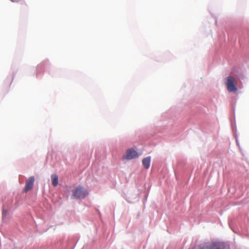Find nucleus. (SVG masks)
Wrapping results in <instances>:
<instances>
[{
  "instance_id": "nucleus-1",
  "label": "nucleus",
  "mask_w": 249,
  "mask_h": 249,
  "mask_svg": "<svg viewBox=\"0 0 249 249\" xmlns=\"http://www.w3.org/2000/svg\"><path fill=\"white\" fill-rule=\"evenodd\" d=\"M198 249H230L228 244L222 242L206 243L198 246Z\"/></svg>"
},
{
  "instance_id": "nucleus-2",
  "label": "nucleus",
  "mask_w": 249,
  "mask_h": 249,
  "mask_svg": "<svg viewBox=\"0 0 249 249\" xmlns=\"http://www.w3.org/2000/svg\"><path fill=\"white\" fill-rule=\"evenodd\" d=\"M88 195V192L84 187L79 186L77 187L73 191L72 198L81 199L84 198Z\"/></svg>"
},
{
  "instance_id": "nucleus-3",
  "label": "nucleus",
  "mask_w": 249,
  "mask_h": 249,
  "mask_svg": "<svg viewBox=\"0 0 249 249\" xmlns=\"http://www.w3.org/2000/svg\"><path fill=\"white\" fill-rule=\"evenodd\" d=\"M226 81L225 85L227 90L229 92H236L237 91L235 78L232 76H229L226 78Z\"/></svg>"
},
{
  "instance_id": "nucleus-4",
  "label": "nucleus",
  "mask_w": 249,
  "mask_h": 249,
  "mask_svg": "<svg viewBox=\"0 0 249 249\" xmlns=\"http://www.w3.org/2000/svg\"><path fill=\"white\" fill-rule=\"evenodd\" d=\"M35 178L34 177H30L26 181L24 192L27 193L31 190L34 185Z\"/></svg>"
},
{
  "instance_id": "nucleus-5",
  "label": "nucleus",
  "mask_w": 249,
  "mask_h": 249,
  "mask_svg": "<svg viewBox=\"0 0 249 249\" xmlns=\"http://www.w3.org/2000/svg\"><path fill=\"white\" fill-rule=\"evenodd\" d=\"M138 156V154L135 150L132 149H130L127 150L125 155L124 156V158L127 160H131L132 159L137 158Z\"/></svg>"
},
{
  "instance_id": "nucleus-6",
  "label": "nucleus",
  "mask_w": 249,
  "mask_h": 249,
  "mask_svg": "<svg viewBox=\"0 0 249 249\" xmlns=\"http://www.w3.org/2000/svg\"><path fill=\"white\" fill-rule=\"evenodd\" d=\"M142 163L146 169H148L150 164V157H148L144 158L142 160Z\"/></svg>"
},
{
  "instance_id": "nucleus-7",
  "label": "nucleus",
  "mask_w": 249,
  "mask_h": 249,
  "mask_svg": "<svg viewBox=\"0 0 249 249\" xmlns=\"http://www.w3.org/2000/svg\"><path fill=\"white\" fill-rule=\"evenodd\" d=\"M52 185L55 187L58 185V178L56 175L53 174L51 176Z\"/></svg>"
},
{
  "instance_id": "nucleus-8",
  "label": "nucleus",
  "mask_w": 249,
  "mask_h": 249,
  "mask_svg": "<svg viewBox=\"0 0 249 249\" xmlns=\"http://www.w3.org/2000/svg\"><path fill=\"white\" fill-rule=\"evenodd\" d=\"M7 210H3L2 211V215L5 216L7 213Z\"/></svg>"
},
{
  "instance_id": "nucleus-9",
  "label": "nucleus",
  "mask_w": 249,
  "mask_h": 249,
  "mask_svg": "<svg viewBox=\"0 0 249 249\" xmlns=\"http://www.w3.org/2000/svg\"><path fill=\"white\" fill-rule=\"evenodd\" d=\"M11 1L12 2H17L18 1L17 0H11Z\"/></svg>"
}]
</instances>
